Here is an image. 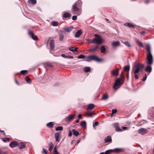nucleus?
<instances>
[{"instance_id": "obj_1", "label": "nucleus", "mask_w": 154, "mask_h": 154, "mask_svg": "<svg viewBox=\"0 0 154 154\" xmlns=\"http://www.w3.org/2000/svg\"><path fill=\"white\" fill-rule=\"evenodd\" d=\"M146 50L147 52L146 59L147 61L146 63L149 65L145 69V71L147 72H150L152 71V68L150 66L151 65L153 62V56L151 52V49L149 44L146 45Z\"/></svg>"}, {"instance_id": "obj_2", "label": "nucleus", "mask_w": 154, "mask_h": 154, "mask_svg": "<svg viewBox=\"0 0 154 154\" xmlns=\"http://www.w3.org/2000/svg\"><path fill=\"white\" fill-rule=\"evenodd\" d=\"M144 67V64H140L136 61L134 63V65L133 67L132 70L134 71V74L135 75V78L136 79L139 78L137 74L139 73L140 70L143 69Z\"/></svg>"}, {"instance_id": "obj_3", "label": "nucleus", "mask_w": 154, "mask_h": 154, "mask_svg": "<svg viewBox=\"0 0 154 154\" xmlns=\"http://www.w3.org/2000/svg\"><path fill=\"white\" fill-rule=\"evenodd\" d=\"M124 80L123 72H122L120 74L119 78L116 79L115 82L113 87V88L115 90H116L120 87V84Z\"/></svg>"}, {"instance_id": "obj_4", "label": "nucleus", "mask_w": 154, "mask_h": 154, "mask_svg": "<svg viewBox=\"0 0 154 154\" xmlns=\"http://www.w3.org/2000/svg\"><path fill=\"white\" fill-rule=\"evenodd\" d=\"M92 60H94L97 62L103 61V59L99 58L95 55H92L88 56L86 58L85 61L87 62H90Z\"/></svg>"}, {"instance_id": "obj_5", "label": "nucleus", "mask_w": 154, "mask_h": 154, "mask_svg": "<svg viewBox=\"0 0 154 154\" xmlns=\"http://www.w3.org/2000/svg\"><path fill=\"white\" fill-rule=\"evenodd\" d=\"M77 4H75L72 7V9L73 12H75V14L78 15H79L81 13V11L79 8V7L77 6Z\"/></svg>"}, {"instance_id": "obj_6", "label": "nucleus", "mask_w": 154, "mask_h": 154, "mask_svg": "<svg viewBox=\"0 0 154 154\" xmlns=\"http://www.w3.org/2000/svg\"><path fill=\"white\" fill-rule=\"evenodd\" d=\"M103 40L101 37L95 38H93V43L100 44L103 43Z\"/></svg>"}, {"instance_id": "obj_7", "label": "nucleus", "mask_w": 154, "mask_h": 154, "mask_svg": "<svg viewBox=\"0 0 154 154\" xmlns=\"http://www.w3.org/2000/svg\"><path fill=\"white\" fill-rule=\"evenodd\" d=\"M139 133L140 134L143 135L147 133V130L146 128H141L139 129L138 130Z\"/></svg>"}, {"instance_id": "obj_8", "label": "nucleus", "mask_w": 154, "mask_h": 154, "mask_svg": "<svg viewBox=\"0 0 154 154\" xmlns=\"http://www.w3.org/2000/svg\"><path fill=\"white\" fill-rule=\"evenodd\" d=\"M19 143L17 141H14L11 142L9 144V146L11 148H14L18 146Z\"/></svg>"}, {"instance_id": "obj_9", "label": "nucleus", "mask_w": 154, "mask_h": 154, "mask_svg": "<svg viewBox=\"0 0 154 154\" xmlns=\"http://www.w3.org/2000/svg\"><path fill=\"white\" fill-rule=\"evenodd\" d=\"M112 139L111 137L110 136H108L106 137L104 140V143H110L112 142Z\"/></svg>"}, {"instance_id": "obj_10", "label": "nucleus", "mask_w": 154, "mask_h": 154, "mask_svg": "<svg viewBox=\"0 0 154 154\" xmlns=\"http://www.w3.org/2000/svg\"><path fill=\"white\" fill-rule=\"evenodd\" d=\"M64 32L63 31H60L59 32V40L60 41H63V39L64 36Z\"/></svg>"}, {"instance_id": "obj_11", "label": "nucleus", "mask_w": 154, "mask_h": 154, "mask_svg": "<svg viewBox=\"0 0 154 154\" xmlns=\"http://www.w3.org/2000/svg\"><path fill=\"white\" fill-rule=\"evenodd\" d=\"M29 35L31 36L32 38L35 40H38L37 36L35 35L34 33L30 31L28 32Z\"/></svg>"}, {"instance_id": "obj_12", "label": "nucleus", "mask_w": 154, "mask_h": 154, "mask_svg": "<svg viewBox=\"0 0 154 154\" xmlns=\"http://www.w3.org/2000/svg\"><path fill=\"white\" fill-rule=\"evenodd\" d=\"M50 48L52 50H54L55 48V42L54 40L52 39L50 42Z\"/></svg>"}, {"instance_id": "obj_13", "label": "nucleus", "mask_w": 154, "mask_h": 154, "mask_svg": "<svg viewBox=\"0 0 154 154\" xmlns=\"http://www.w3.org/2000/svg\"><path fill=\"white\" fill-rule=\"evenodd\" d=\"M75 116V114L67 116L66 118V121L67 122H70V120L72 119Z\"/></svg>"}, {"instance_id": "obj_14", "label": "nucleus", "mask_w": 154, "mask_h": 154, "mask_svg": "<svg viewBox=\"0 0 154 154\" xmlns=\"http://www.w3.org/2000/svg\"><path fill=\"white\" fill-rule=\"evenodd\" d=\"M73 27L65 26L63 28V29L66 32H71L72 30L73 29Z\"/></svg>"}, {"instance_id": "obj_15", "label": "nucleus", "mask_w": 154, "mask_h": 154, "mask_svg": "<svg viewBox=\"0 0 154 154\" xmlns=\"http://www.w3.org/2000/svg\"><path fill=\"white\" fill-rule=\"evenodd\" d=\"M119 70L118 69H116L115 70H113L111 72V75L112 76L118 75L119 74Z\"/></svg>"}, {"instance_id": "obj_16", "label": "nucleus", "mask_w": 154, "mask_h": 154, "mask_svg": "<svg viewBox=\"0 0 154 154\" xmlns=\"http://www.w3.org/2000/svg\"><path fill=\"white\" fill-rule=\"evenodd\" d=\"M60 132H57L55 134V138L56 140L57 141H59L60 139L59 137H60Z\"/></svg>"}, {"instance_id": "obj_17", "label": "nucleus", "mask_w": 154, "mask_h": 154, "mask_svg": "<svg viewBox=\"0 0 154 154\" xmlns=\"http://www.w3.org/2000/svg\"><path fill=\"white\" fill-rule=\"evenodd\" d=\"M82 33V32L81 29L78 30L75 34V37L78 38L80 36Z\"/></svg>"}, {"instance_id": "obj_18", "label": "nucleus", "mask_w": 154, "mask_h": 154, "mask_svg": "<svg viewBox=\"0 0 154 154\" xmlns=\"http://www.w3.org/2000/svg\"><path fill=\"white\" fill-rule=\"evenodd\" d=\"M124 26H127L129 28H134L135 26L129 23H126L124 24Z\"/></svg>"}, {"instance_id": "obj_19", "label": "nucleus", "mask_w": 154, "mask_h": 154, "mask_svg": "<svg viewBox=\"0 0 154 154\" xmlns=\"http://www.w3.org/2000/svg\"><path fill=\"white\" fill-rule=\"evenodd\" d=\"M114 126L116 130L117 131H121L122 130L120 128L118 124V123H115L114 124Z\"/></svg>"}, {"instance_id": "obj_20", "label": "nucleus", "mask_w": 154, "mask_h": 154, "mask_svg": "<svg viewBox=\"0 0 154 154\" xmlns=\"http://www.w3.org/2000/svg\"><path fill=\"white\" fill-rule=\"evenodd\" d=\"M99 48V46L98 45H97L96 46L92 47L89 51L91 52H94L96 51Z\"/></svg>"}, {"instance_id": "obj_21", "label": "nucleus", "mask_w": 154, "mask_h": 154, "mask_svg": "<svg viewBox=\"0 0 154 154\" xmlns=\"http://www.w3.org/2000/svg\"><path fill=\"white\" fill-rule=\"evenodd\" d=\"M108 98V94L105 93L102 96L101 99L103 100H106Z\"/></svg>"}, {"instance_id": "obj_22", "label": "nucleus", "mask_w": 154, "mask_h": 154, "mask_svg": "<svg viewBox=\"0 0 154 154\" xmlns=\"http://www.w3.org/2000/svg\"><path fill=\"white\" fill-rule=\"evenodd\" d=\"M71 16V14L68 13L66 12L63 14V17L65 18H70Z\"/></svg>"}, {"instance_id": "obj_23", "label": "nucleus", "mask_w": 154, "mask_h": 154, "mask_svg": "<svg viewBox=\"0 0 154 154\" xmlns=\"http://www.w3.org/2000/svg\"><path fill=\"white\" fill-rule=\"evenodd\" d=\"M119 44L120 42L118 41L113 42L112 43V45L113 47H116L119 45Z\"/></svg>"}, {"instance_id": "obj_24", "label": "nucleus", "mask_w": 154, "mask_h": 154, "mask_svg": "<svg viewBox=\"0 0 154 154\" xmlns=\"http://www.w3.org/2000/svg\"><path fill=\"white\" fill-rule=\"evenodd\" d=\"M54 125V124L53 122H50L47 123V124L46 125L48 128H51L53 127Z\"/></svg>"}, {"instance_id": "obj_25", "label": "nucleus", "mask_w": 154, "mask_h": 154, "mask_svg": "<svg viewBox=\"0 0 154 154\" xmlns=\"http://www.w3.org/2000/svg\"><path fill=\"white\" fill-rule=\"evenodd\" d=\"M78 49L77 47L74 48V47H72L70 48H69V50L70 51H71L72 52H75L77 51V49Z\"/></svg>"}, {"instance_id": "obj_26", "label": "nucleus", "mask_w": 154, "mask_h": 154, "mask_svg": "<svg viewBox=\"0 0 154 154\" xmlns=\"http://www.w3.org/2000/svg\"><path fill=\"white\" fill-rule=\"evenodd\" d=\"M28 2L29 4L34 5L36 4L37 1L36 0H29Z\"/></svg>"}, {"instance_id": "obj_27", "label": "nucleus", "mask_w": 154, "mask_h": 154, "mask_svg": "<svg viewBox=\"0 0 154 154\" xmlns=\"http://www.w3.org/2000/svg\"><path fill=\"white\" fill-rule=\"evenodd\" d=\"M106 48L103 46H102L100 48V52L101 53H104L106 51Z\"/></svg>"}, {"instance_id": "obj_28", "label": "nucleus", "mask_w": 154, "mask_h": 154, "mask_svg": "<svg viewBox=\"0 0 154 154\" xmlns=\"http://www.w3.org/2000/svg\"><path fill=\"white\" fill-rule=\"evenodd\" d=\"M72 131L73 135L75 136H77L79 134V133L78 131H76L75 129H73Z\"/></svg>"}, {"instance_id": "obj_29", "label": "nucleus", "mask_w": 154, "mask_h": 154, "mask_svg": "<svg viewBox=\"0 0 154 154\" xmlns=\"http://www.w3.org/2000/svg\"><path fill=\"white\" fill-rule=\"evenodd\" d=\"M95 106V105L93 104H90L88 105L87 109H93Z\"/></svg>"}, {"instance_id": "obj_30", "label": "nucleus", "mask_w": 154, "mask_h": 154, "mask_svg": "<svg viewBox=\"0 0 154 154\" xmlns=\"http://www.w3.org/2000/svg\"><path fill=\"white\" fill-rule=\"evenodd\" d=\"M75 4H77V6L78 7H81L82 5V2L81 1L78 0Z\"/></svg>"}, {"instance_id": "obj_31", "label": "nucleus", "mask_w": 154, "mask_h": 154, "mask_svg": "<svg viewBox=\"0 0 154 154\" xmlns=\"http://www.w3.org/2000/svg\"><path fill=\"white\" fill-rule=\"evenodd\" d=\"M90 71L91 69L89 67H86L84 68V71L86 72H88Z\"/></svg>"}, {"instance_id": "obj_32", "label": "nucleus", "mask_w": 154, "mask_h": 154, "mask_svg": "<svg viewBox=\"0 0 154 154\" xmlns=\"http://www.w3.org/2000/svg\"><path fill=\"white\" fill-rule=\"evenodd\" d=\"M49 151L50 152H51V150H52V149H53V146H54V145H53V143L52 142H51L49 145Z\"/></svg>"}, {"instance_id": "obj_33", "label": "nucleus", "mask_w": 154, "mask_h": 154, "mask_svg": "<svg viewBox=\"0 0 154 154\" xmlns=\"http://www.w3.org/2000/svg\"><path fill=\"white\" fill-rule=\"evenodd\" d=\"M80 125L82 127H86V123L85 121H82L80 123Z\"/></svg>"}, {"instance_id": "obj_34", "label": "nucleus", "mask_w": 154, "mask_h": 154, "mask_svg": "<svg viewBox=\"0 0 154 154\" xmlns=\"http://www.w3.org/2000/svg\"><path fill=\"white\" fill-rule=\"evenodd\" d=\"M25 80L27 83H30L32 82L31 79L29 78L28 76H26L25 78Z\"/></svg>"}, {"instance_id": "obj_35", "label": "nucleus", "mask_w": 154, "mask_h": 154, "mask_svg": "<svg viewBox=\"0 0 154 154\" xmlns=\"http://www.w3.org/2000/svg\"><path fill=\"white\" fill-rule=\"evenodd\" d=\"M51 23L53 26H56L58 25V22L57 21H53Z\"/></svg>"}, {"instance_id": "obj_36", "label": "nucleus", "mask_w": 154, "mask_h": 154, "mask_svg": "<svg viewBox=\"0 0 154 154\" xmlns=\"http://www.w3.org/2000/svg\"><path fill=\"white\" fill-rule=\"evenodd\" d=\"M124 69L125 71H129L130 69V66L129 65H126L125 66Z\"/></svg>"}, {"instance_id": "obj_37", "label": "nucleus", "mask_w": 154, "mask_h": 154, "mask_svg": "<svg viewBox=\"0 0 154 154\" xmlns=\"http://www.w3.org/2000/svg\"><path fill=\"white\" fill-rule=\"evenodd\" d=\"M117 152H123L125 151V149L124 148H116Z\"/></svg>"}, {"instance_id": "obj_38", "label": "nucleus", "mask_w": 154, "mask_h": 154, "mask_svg": "<svg viewBox=\"0 0 154 154\" xmlns=\"http://www.w3.org/2000/svg\"><path fill=\"white\" fill-rule=\"evenodd\" d=\"M55 130L57 131H62L63 130V127L62 126H58L56 127Z\"/></svg>"}, {"instance_id": "obj_39", "label": "nucleus", "mask_w": 154, "mask_h": 154, "mask_svg": "<svg viewBox=\"0 0 154 154\" xmlns=\"http://www.w3.org/2000/svg\"><path fill=\"white\" fill-rule=\"evenodd\" d=\"M27 72V71L26 70H23L20 71V73L23 75H25Z\"/></svg>"}, {"instance_id": "obj_40", "label": "nucleus", "mask_w": 154, "mask_h": 154, "mask_svg": "<svg viewBox=\"0 0 154 154\" xmlns=\"http://www.w3.org/2000/svg\"><path fill=\"white\" fill-rule=\"evenodd\" d=\"M48 151L45 148L42 149V152L43 154H47Z\"/></svg>"}, {"instance_id": "obj_41", "label": "nucleus", "mask_w": 154, "mask_h": 154, "mask_svg": "<svg viewBox=\"0 0 154 154\" xmlns=\"http://www.w3.org/2000/svg\"><path fill=\"white\" fill-rule=\"evenodd\" d=\"M136 42L139 45H140L142 47H143V46L142 43L140 42L137 39L136 40Z\"/></svg>"}, {"instance_id": "obj_42", "label": "nucleus", "mask_w": 154, "mask_h": 154, "mask_svg": "<svg viewBox=\"0 0 154 154\" xmlns=\"http://www.w3.org/2000/svg\"><path fill=\"white\" fill-rule=\"evenodd\" d=\"M26 147V145L24 144H22L20 146H19V148L21 150L22 149Z\"/></svg>"}, {"instance_id": "obj_43", "label": "nucleus", "mask_w": 154, "mask_h": 154, "mask_svg": "<svg viewBox=\"0 0 154 154\" xmlns=\"http://www.w3.org/2000/svg\"><path fill=\"white\" fill-rule=\"evenodd\" d=\"M2 140L3 141L6 142L9 141L10 140L9 138L5 137L2 138Z\"/></svg>"}, {"instance_id": "obj_44", "label": "nucleus", "mask_w": 154, "mask_h": 154, "mask_svg": "<svg viewBox=\"0 0 154 154\" xmlns=\"http://www.w3.org/2000/svg\"><path fill=\"white\" fill-rule=\"evenodd\" d=\"M124 44L126 46L128 47H131V46L129 42L128 41L125 42H124Z\"/></svg>"}, {"instance_id": "obj_45", "label": "nucleus", "mask_w": 154, "mask_h": 154, "mask_svg": "<svg viewBox=\"0 0 154 154\" xmlns=\"http://www.w3.org/2000/svg\"><path fill=\"white\" fill-rule=\"evenodd\" d=\"M85 56L84 55L81 54L79 56L78 58L79 59H84L85 57Z\"/></svg>"}, {"instance_id": "obj_46", "label": "nucleus", "mask_w": 154, "mask_h": 154, "mask_svg": "<svg viewBox=\"0 0 154 154\" xmlns=\"http://www.w3.org/2000/svg\"><path fill=\"white\" fill-rule=\"evenodd\" d=\"M117 112V110L116 109H113L112 111L111 115L112 116V115L116 113Z\"/></svg>"}, {"instance_id": "obj_47", "label": "nucleus", "mask_w": 154, "mask_h": 154, "mask_svg": "<svg viewBox=\"0 0 154 154\" xmlns=\"http://www.w3.org/2000/svg\"><path fill=\"white\" fill-rule=\"evenodd\" d=\"M93 113L91 112H87L86 114V116H89L92 117V116Z\"/></svg>"}, {"instance_id": "obj_48", "label": "nucleus", "mask_w": 154, "mask_h": 154, "mask_svg": "<svg viewBox=\"0 0 154 154\" xmlns=\"http://www.w3.org/2000/svg\"><path fill=\"white\" fill-rule=\"evenodd\" d=\"M112 152V149H110L106 151L105 152V154H106L107 153H109Z\"/></svg>"}, {"instance_id": "obj_49", "label": "nucleus", "mask_w": 154, "mask_h": 154, "mask_svg": "<svg viewBox=\"0 0 154 154\" xmlns=\"http://www.w3.org/2000/svg\"><path fill=\"white\" fill-rule=\"evenodd\" d=\"M98 124L99 123L97 122L96 121L93 124V127L94 128L95 126L98 125Z\"/></svg>"}, {"instance_id": "obj_50", "label": "nucleus", "mask_w": 154, "mask_h": 154, "mask_svg": "<svg viewBox=\"0 0 154 154\" xmlns=\"http://www.w3.org/2000/svg\"><path fill=\"white\" fill-rule=\"evenodd\" d=\"M147 78V75L145 73L144 77L142 79V81H145L146 80Z\"/></svg>"}, {"instance_id": "obj_51", "label": "nucleus", "mask_w": 154, "mask_h": 154, "mask_svg": "<svg viewBox=\"0 0 154 154\" xmlns=\"http://www.w3.org/2000/svg\"><path fill=\"white\" fill-rule=\"evenodd\" d=\"M87 42L89 43H93V39L92 40L87 39Z\"/></svg>"}, {"instance_id": "obj_52", "label": "nucleus", "mask_w": 154, "mask_h": 154, "mask_svg": "<svg viewBox=\"0 0 154 154\" xmlns=\"http://www.w3.org/2000/svg\"><path fill=\"white\" fill-rule=\"evenodd\" d=\"M77 19V16H72V19L73 20H75Z\"/></svg>"}, {"instance_id": "obj_53", "label": "nucleus", "mask_w": 154, "mask_h": 154, "mask_svg": "<svg viewBox=\"0 0 154 154\" xmlns=\"http://www.w3.org/2000/svg\"><path fill=\"white\" fill-rule=\"evenodd\" d=\"M60 85V83L59 82L56 83L54 85L55 86H58Z\"/></svg>"}, {"instance_id": "obj_54", "label": "nucleus", "mask_w": 154, "mask_h": 154, "mask_svg": "<svg viewBox=\"0 0 154 154\" xmlns=\"http://www.w3.org/2000/svg\"><path fill=\"white\" fill-rule=\"evenodd\" d=\"M72 134L71 131V130H69V132L68 136L69 137H71L72 136Z\"/></svg>"}, {"instance_id": "obj_55", "label": "nucleus", "mask_w": 154, "mask_h": 154, "mask_svg": "<svg viewBox=\"0 0 154 154\" xmlns=\"http://www.w3.org/2000/svg\"><path fill=\"white\" fill-rule=\"evenodd\" d=\"M73 58V57L70 55L66 56V58H68L69 59H72Z\"/></svg>"}, {"instance_id": "obj_56", "label": "nucleus", "mask_w": 154, "mask_h": 154, "mask_svg": "<svg viewBox=\"0 0 154 154\" xmlns=\"http://www.w3.org/2000/svg\"><path fill=\"white\" fill-rule=\"evenodd\" d=\"M150 2V0H146L145 1V3L146 4H149V3Z\"/></svg>"}, {"instance_id": "obj_57", "label": "nucleus", "mask_w": 154, "mask_h": 154, "mask_svg": "<svg viewBox=\"0 0 154 154\" xmlns=\"http://www.w3.org/2000/svg\"><path fill=\"white\" fill-rule=\"evenodd\" d=\"M56 147L57 146H55L54 147V152H58L57 151V149H56Z\"/></svg>"}, {"instance_id": "obj_58", "label": "nucleus", "mask_w": 154, "mask_h": 154, "mask_svg": "<svg viewBox=\"0 0 154 154\" xmlns=\"http://www.w3.org/2000/svg\"><path fill=\"white\" fill-rule=\"evenodd\" d=\"M112 152H117L116 148H115L113 149H112Z\"/></svg>"}, {"instance_id": "obj_59", "label": "nucleus", "mask_w": 154, "mask_h": 154, "mask_svg": "<svg viewBox=\"0 0 154 154\" xmlns=\"http://www.w3.org/2000/svg\"><path fill=\"white\" fill-rule=\"evenodd\" d=\"M140 33L141 35H143L144 34L146 33V32L144 31H142L140 32Z\"/></svg>"}, {"instance_id": "obj_60", "label": "nucleus", "mask_w": 154, "mask_h": 154, "mask_svg": "<svg viewBox=\"0 0 154 154\" xmlns=\"http://www.w3.org/2000/svg\"><path fill=\"white\" fill-rule=\"evenodd\" d=\"M61 56L64 58H66V56L65 54H62L61 55Z\"/></svg>"}, {"instance_id": "obj_61", "label": "nucleus", "mask_w": 154, "mask_h": 154, "mask_svg": "<svg viewBox=\"0 0 154 154\" xmlns=\"http://www.w3.org/2000/svg\"><path fill=\"white\" fill-rule=\"evenodd\" d=\"M122 128L124 130H127L128 129V128L126 127H123Z\"/></svg>"}, {"instance_id": "obj_62", "label": "nucleus", "mask_w": 154, "mask_h": 154, "mask_svg": "<svg viewBox=\"0 0 154 154\" xmlns=\"http://www.w3.org/2000/svg\"><path fill=\"white\" fill-rule=\"evenodd\" d=\"M82 115L81 114H79L78 115V118L79 119H81L82 118Z\"/></svg>"}, {"instance_id": "obj_63", "label": "nucleus", "mask_w": 154, "mask_h": 154, "mask_svg": "<svg viewBox=\"0 0 154 154\" xmlns=\"http://www.w3.org/2000/svg\"><path fill=\"white\" fill-rule=\"evenodd\" d=\"M0 132L2 133L4 135L5 134L4 131H3L2 130H0Z\"/></svg>"}, {"instance_id": "obj_64", "label": "nucleus", "mask_w": 154, "mask_h": 154, "mask_svg": "<svg viewBox=\"0 0 154 154\" xmlns=\"http://www.w3.org/2000/svg\"><path fill=\"white\" fill-rule=\"evenodd\" d=\"M80 142V140H78L76 143L75 144V145H76L77 144L79 143Z\"/></svg>"}]
</instances>
